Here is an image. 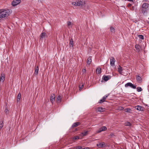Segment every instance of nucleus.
Here are the masks:
<instances>
[{
    "mask_svg": "<svg viewBox=\"0 0 149 149\" xmlns=\"http://www.w3.org/2000/svg\"><path fill=\"white\" fill-rule=\"evenodd\" d=\"M136 89L137 91L139 92L141 91L142 90V88L140 87H138Z\"/></svg>",
    "mask_w": 149,
    "mask_h": 149,
    "instance_id": "obj_30",
    "label": "nucleus"
},
{
    "mask_svg": "<svg viewBox=\"0 0 149 149\" xmlns=\"http://www.w3.org/2000/svg\"><path fill=\"white\" fill-rule=\"evenodd\" d=\"M145 1H147L148 0H144Z\"/></svg>",
    "mask_w": 149,
    "mask_h": 149,
    "instance_id": "obj_43",
    "label": "nucleus"
},
{
    "mask_svg": "<svg viewBox=\"0 0 149 149\" xmlns=\"http://www.w3.org/2000/svg\"><path fill=\"white\" fill-rule=\"evenodd\" d=\"M86 70L85 69H83L82 70V72H83L84 73L86 72Z\"/></svg>",
    "mask_w": 149,
    "mask_h": 149,
    "instance_id": "obj_39",
    "label": "nucleus"
},
{
    "mask_svg": "<svg viewBox=\"0 0 149 149\" xmlns=\"http://www.w3.org/2000/svg\"><path fill=\"white\" fill-rule=\"evenodd\" d=\"M88 131H87L82 132L81 134V136H85L88 134Z\"/></svg>",
    "mask_w": 149,
    "mask_h": 149,
    "instance_id": "obj_19",
    "label": "nucleus"
},
{
    "mask_svg": "<svg viewBox=\"0 0 149 149\" xmlns=\"http://www.w3.org/2000/svg\"><path fill=\"white\" fill-rule=\"evenodd\" d=\"M104 109L102 107H98L97 109L96 110L97 112H103Z\"/></svg>",
    "mask_w": 149,
    "mask_h": 149,
    "instance_id": "obj_16",
    "label": "nucleus"
},
{
    "mask_svg": "<svg viewBox=\"0 0 149 149\" xmlns=\"http://www.w3.org/2000/svg\"><path fill=\"white\" fill-rule=\"evenodd\" d=\"M110 65L113 66L115 65V59L113 57H111L110 58Z\"/></svg>",
    "mask_w": 149,
    "mask_h": 149,
    "instance_id": "obj_8",
    "label": "nucleus"
},
{
    "mask_svg": "<svg viewBox=\"0 0 149 149\" xmlns=\"http://www.w3.org/2000/svg\"><path fill=\"white\" fill-rule=\"evenodd\" d=\"M110 29L111 32L114 33L115 32V29L113 27L111 26Z\"/></svg>",
    "mask_w": 149,
    "mask_h": 149,
    "instance_id": "obj_31",
    "label": "nucleus"
},
{
    "mask_svg": "<svg viewBox=\"0 0 149 149\" xmlns=\"http://www.w3.org/2000/svg\"><path fill=\"white\" fill-rule=\"evenodd\" d=\"M8 111V110L7 109H5V112L6 113H7V112Z\"/></svg>",
    "mask_w": 149,
    "mask_h": 149,
    "instance_id": "obj_40",
    "label": "nucleus"
},
{
    "mask_svg": "<svg viewBox=\"0 0 149 149\" xmlns=\"http://www.w3.org/2000/svg\"><path fill=\"white\" fill-rule=\"evenodd\" d=\"M148 23L149 24V21L148 22Z\"/></svg>",
    "mask_w": 149,
    "mask_h": 149,
    "instance_id": "obj_44",
    "label": "nucleus"
},
{
    "mask_svg": "<svg viewBox=\"0 0 149 149\" xmlns=\"http://www.w3.org/2000/svg\"><path fill=\"white\" fill-rule=\"evenodd\" d=\"M135 108H136L137 110L139 111H142V108L141 106H140L139 105H137L135 107Z\"/></svg>",
    "mask_w": 149,
    "mask_h": 149,
    "instance_id": "obj_18",
    "label": "nucleus"
},
{
    "mask_svg": "<svg viewBox=\"0 0 149 149\" xmlns=\"http://www.w3.org/2000/svg\"><path fill=\"white\" fill-rule=\"evenodd\" d=\"M135 47L137 52H139L140 51V49L141 48V47L140 45H136L135 46Z\"/></svg>",
    "mask_w": 149,
    "mask_h": 149,
    "instance_id": "obj_15",
    "label": "nucleus"
},
{
    "mask_svg": "<svg viewBox=\"0 0 149 149\" xmlns=\"http://www.w3.org/2000/svg\"><path fill=\"white\" fill-rule=\"evenodd\" d=\"M131 6V4H129L128 5V6Z\"/></svg>",
    "mask_w": 149,
    "mask_h": 149,
    "instance_id": "obj_42",
    "label": "nucleus"
},
{
    "mask_svg": "<svg viewBox=\"0 0 149 149\" xmlns=\"http://www.w3.org/2000/svg\"><path fill=\"white\" fill-rule=\"evenodd\" d=\"M109 95V94H108L105 95L103 97H102V99L105 102V100H106V99H107V97H108V96Z\"/></svg>",
    "mask_w": 149,
    "mask_h": 149,
    "instance_id": "obj_27",
    "label": "nucleus"
},
{
    "mask_svg": "<svg viewBox=\"0 0 149 149\" xmlns=\"http://www.w3.org/2000/svg\"><path fill=\"white\" fill-rule=\"evenodd\" d=\"M96 72L97 74H100L101 73V69L100 68H97L96 70Z\"/></svg>",
    "mask_w": 149,
    "mask_h": 149,
    "instance_id": "obj_22",
    "label": "nucleus"
},
{
    "mask_svg": "<svg viewBox=\"0 0 149 149\" xmlns=\"http://www.w3.org/2000/svg\"><path fill=\"white\" fill-rule=\"evenodd\" d=\"M61 96L59 95L58 96L56 97V102L58 104L61 102Z\"/></svg>",
    "mask_w": 149,
    "mask_h": 149,
    "instance_id": "obj_11",
    "label": "nucleus"
},
{
    "mask_svg": "<svg viewBox=\"0 0 149 149\" xmlns=\"http://www.w3.org/2000/svg\"><path fill=\"white\" fill-rule=\"evenodd\" d=\"M46 34L45 32H42L40 36V39L42 40L43 38H45Z\"/></svg>",
    "mask_w": 149,
    "mask_h": 149,
    "instance_id": "obj_12",
    "label": "nucleus"
},
{
    "mask_svg": "<svg viewBox=\"0 0 149 149\" xmlns=\"http://www.w3.org/2000/svg\"><path fill=\"white\" fill-rule=\"evenodd\" d=\"M55 95L54 94H52L50 97V100L53 104L55 100Z\"/></svg>",
    "mask_w": 149,
    "mask_h": 149,
    "instance_id": "obj_9",
    "label": "nucleus"
},
{
    "mask_svg": "<svg viewBox=\"0 0 149 149\" xmlns=\"http://www.w3.org/2000/svg\"><path fill=\"white\" fill-rule=\"evenodd\" d=\"M39 71V68L38 67V66L35 68V74L37 75L38 73V72Z\"/></svg>",
    "mask_w": 149,
    "mask_h": 149,
    "instance_id": "obj_23",
    "label": "nucleus"
},
{
    "mask_svg": "<svg viewBox=\"0 0 149 149\" xmlns=\"http://www.w3.org/2000/svg\"><path fill=\"white\" fill-rule=\"evenodd\" d=\"M3 121H1L0 122V130H1L3 126Z\"/></svg>",
    "mask_w": 149,
    "mask_h": 149,
    "instance_id": "obj_26",
    "label": "nucleus"
},
{
    "mask_svg": "<svg viewBox=\"0 0 149 149\" xmlns=\"http://www.w3.org/2000/svg\"><path fill=\"white\" fill-rule=\"evenodd\" d=\"M131 123L129 122H126L125 124V125L127 126H130L131 125Z\"/></svg>",
    "mask_w": 149,
    "mask_h": 149,
    "instance_id": "obj_29",
    "label": "nucleus"
},
{
    "mask_svg": "<svg viewBox=\"0 0 149 149\" xmlns=\"http://www.w3.org/2000/svg\"><path fill=\"white\" fill-rule=\"evenodd\" d=\"M69 45L70 46H72V47H73L74 44L73 40L72 38L70 40Z\"/></svg>",
    "mask_w": 149,
    "mask_h": 149,
    "instance_id": "obj_20",
    "label": "nucleus"
},
{
    "mask_svg": "<svg viewBox=\"0 0 149 149\" xmlns=\"http://www.w3.org/2000/svg\"><path fill=\"white\" fill-rule=\"evenodd\" d=\"M138 37L140 39H144V37L143 36L141 35H138Z\"/></svg>",
    "mask_w": 149,
    "mask_h": 149,
    "instance_id": "obj_32",
    "label": "nucleus"
},
{
    "mask_svg": "<svg viewBox=\"0 0 149 149\" xmlns=\"http://www.w3.org/2000/svg\"><path fill=\"white\" fill-rule=\"evenodd\" d=\"M5 79V75L4 74H1L0 77V81L3 82Z\"/></svg>",
    "mask_w": 149,
    "mask_h": 149,
    "instance_id": "obj_13",
    "label": "nucleus"
},
{
    "mask_svg": "<svg viewBox=\"0 0 149 149\" xmlns=\"http://www.w3.org/2000/svg\"><path fill=\"white\" fill-rule=\"evenodd\" d=\"M107 129V128L105 126H102L100 128L99 130L97 132V133H99L101 132L102 131H104Z\"/></svg>",
    "mask_w": 149,
    "mask_h": 149,
    "instance_id": "obj_10",
    "label": "nucleus"
},
{
    "mask_svg": "<svg viewBox=\"0 0 149 149\" xmlns=\"http://www.w3.org/2000/svg\"><path fill=\"white\" fill-rule=\"evenodd\" d=\"M80 124V123L79 122H77L75 123H74L73 124L72 126V127H76L77 126L79 125Z\"/></svg>",
    "mask_w": 149,
    "mask_h": 149,
    "instance_id": "obj_17",
    "label": "nucleus"
},
{
    "mask_svg": "<svg viewBox=\"0 0 149 149\" xmlns=\"http://www.w3.org/2000/svg\"><path fill=\"white\" fill-rule=\"evenodd\" d=\"M91 57H89L87 59V63L88 65H90L92 62Z\"/></svg>",
    "mask_w": 149,
    "mask_h": 149,
    "instance_id": "obj_14",
    "label": "nucleus"
},
{
    "mask_svg": "<svg viewBox=\"0 0 149 149\" xmlns=\"http://www.w3.org/2000/svg\"><path fill=\"white\" fill-rule=\"evenodd\" d=\"M97 146L98 148H104L106 146V144L104 142L100 143L97 144Z\"/></svg>",
    "mask_w": 149,
    "mask_h": 149,
    "instance_id": "obj_6",
    "label": "nucleus"
},
{
    "mask_svg": "<svg viewBox=\"0 0 149 149\" xmlns=\"http://www.w3.org/2000/svg\"><path fill=\"white\" fill-rule=\"evenodd\" d=\"M128 86H129L133 89H136V86L133 85L132 83L130 82H128L125 84V87H127Z\"/></svg>",
    "mask_w": 149,
    "mask_h": 149,
    "instance_id": "obj_4",
    "label": "nucleus"
},
{
    "mask_svg": "<svg viewBox=\"0 0 149 149\" xmlns=\"http://www.w3.org/2000/svg\"><path fill=\"white\" fill-rule=\"evenodd\" d=\"M71 24V22L70 21H68L67 22V25L68 26H70Z\"/></svg>",
    "mask_w": 149,
    "mask_h": 149,
    "instance_id": "obj_36",
    "label": "nucleus"
},
{
    "mask_svg": "<svg viewBox=\"0 0 149 149\" xmlns=\"http://www.w3.org/2000/svg\"><path fill=\"white\" fill-rule=\"evenodd\" d=\"M82 147L81 146H77L76 149H81Z\"/></svg>",
    "mask_w": 149,
    "mask_h": 149,
    "instance_id": "obj_38",
    "label": "nucleus"
},
{
    "mask_svg": "<svg viewBox=\"0 0 149 149\" xmlns=\"http://www.w3.org/2000/svg\"><path fill=\"white\" fill-rule=\"evenodd\" d=\"M21 2L20 0H13L12 2V5L15 6Z\"/></svg>",
    "mask_w": 149,
    "mask_h": 149,
    "instance_id": "obj_5",
    "label": "nucleus"
},
{
    "mask_svg": "<svg viewBox=\"0 0 149 149\" xmlns=\"http://www.w3.org/2000/svg\"><path fill=\"white\" fill-rule=\"evenodd\" d=\"M84 86V84H82L81 86L80 85L79 86V90L80 91L81 89Z\"/></svg>",
    "mask_w": 149,
    "mask_h": 149,
    "instance_id": "obj_33",
    "label": "nucleus"
},
{
    "mask_svg": "<svg viewBox=\"0 0 149 149\" xmlns=\"http://www.w3.org/2000/svg\"><path fill=\"white\" fill-rule=\"evenodd\" d=\"M115 136V135L114 133H111L110 134V137H113Z\"/></svg>",
    "mask_w": 149,
    "mask_h": 149,
    "instance_id": "obj_34",
    "label": "nucleus"
},
{
    "mask_svg": "<svg viewBox=\"0 0 149 149\" xmlns=\"http://www.w3.org/2000/svg\"><path fill=\"white\" fill-rule=\"evenodd\" d=\"M141 10L143 15H146L149 10V4L147 3H143Z\"/></svg>",
    "mask_w": 149,
    "mask_h": 149,
    "instance_id": "obj_2",
    "label": "nucleus"
},
{
    "mask_svg": "<svg viewBox=\"0 0 149 149\" xmlns=\"http://www.w3.org/2000/svg\"><path fill=\"white\" fill-rule=\"evenodd\" d=\"M118 71L121 74L122 73V69L121 67L119 66V67L118 68Z\"/></svg>",
    "mask_w": 149,
    "mask_h": 149,
    "instance_id": "obj_24",
    "label": "nucleus"
},
{
    "mask_svg": "<svg viewBox=\"0 0 149 149\" xmlns=\"http://www.w3.org/2000/svg\"><path fill=\"white\" fill-rule=\"evenodd\" d=\"M72 4L75 6H82L83 3L82 1L81 0H78L76 1L72 2Z\"/></svg>",
    "mask_w": 149,
    "mask_h": 149,
    "instance_id": "obj_3",
    "label": "nucleus"
},
{
    "mask_svg": "<svg viewBox=\"0 0 149 149\" xmlns=\"http://www.w3.org/2000/svg\"><path fill=\"white\" fill-rule=\"evenodd\" d=\"M104 101L102 99H101L99 102V103H102L103 102H104Z\"/></svg>",
    "mask_w": 149,
    "mask_h": 149,
    "instance_id": "obj_35",
    "label": "nucleus"
},
{
    "mask_svg": "<svg viewBox=\"0 0 149 149\" xmlns=\"http://www.w3.org/2000/svg\"><path fill=\"white\" fill-rule=\"evenodd\" d=\"M11 13V12L9 10L4 9L0 10V20L3 18L7 17Z\"/></svg>",
    "mask_w": 149,
    "mask_h": 149,
    "instance_id": "obj_1",
    "label": "nucleus"
},
{
    "mask_svg": "<svg viewBox=\"0 0 149 149\" xmlns=\"http://www.w3.org/2000/svg\"><path fill=\"white\" fill-rule=\"evenodd\" d=\"M79 136H76L75 137H74V140H76V139H79Z\"/></svg>",
    "mask_w": 149,
    "mask_h": 149,
    "instance_id": "obj_37",
    "label": "nucleus"
},
{
    "mask_svg": "<svg viewBox=\"0 0 149 149\" xmlns=\"http://www.w3.org/2000/svg\"><path fill=\"white\" fill-rule=\"evenodd\" d=\"M136 80L138 82L140 83L141 82V78L140 76H139V75L136 76Z\"/></svg>",
    "mask_w": 149,
    "mask_h": 149,
    "instance_id": "obj_21",
    "label": "nucleus"
},
{
    "mask_svg": "<svg viewBox=\"0 0 149 149\" xmlns=\"http://www.w3.org/2000/svg\"><path fill=\"white\" fill-rule=\"evenodd\" d=\"M125 111L126 112L130 113L132 111L131 109L129 108H127L125 109Z\"/></svg>",
    "mask_w": 149,
    "mask_h": 149,
    "instance_id": "obj_28",
    "label": "nucleus"
},
{
    "mask_svg": "<svg viewBox=\"0 0 149 149\" xmlns=\"http://www.w3.org/2000/svg\"><path fill=\"white\" fill-rule=\"evenodd\" d=\"M83 149H89V148H83Z\"/></svg>",
    "mask_w": 149,
    "mask_h": 149,
    "instance_id": "obj_41",
    "label": "nucleus"
},
{
    "mask_svg": "<svg viewBox=\"0 0 149 149\" xmlns=\"http://www.w3.org/2000/svg\"><path fill=\"white\" fill-rule=\"evenodd\" d=\"M21 97V94L20 93H19L17 97V101L18 102L19 101Z\"/></svg>",
    "mask_w": 149,
    "mask_h": 149,
    "instance_id": "obj_25",
    "label": "nucleus"
},
{
    "mask_svg": "<svg viewBox=\"0 0 149 149\" xmlns=\"http://www.w3.org/2000/svg\"><path fill=\"white\" fill-rule=\"evenodd\" d=\"M111 78V76L110 75H104L102 77V79L105 81H107L110 79Z\"/></svg>",
    "mask_w": 149,
    "mask_h": 149,
    "instance_id": "obj_7",
    "label": "nucleus"
}]
</instances>
